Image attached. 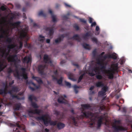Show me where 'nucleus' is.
Instances as JSON below:
<instances>
[{"mask_svg": "<svg viewBox=\"0 0 132 132\" xmlns=\"http://www.w3.org/2000/svg\"><path fill=\"white\" fill-rule=\"evenodd\" d=\"M20 70L22 71V74L20 75L18 70L16 69L15 70L16 73L14 74V76L18 79H20V76L22 77L23 79L26 80V82L27 84H31L33 85L35 88L32 87L30 86L29 87V88L32 91H34L36 89H39L40 87V85H36L32 81H28L27 75L26 72V69L25 68H22L20 69Z\"/></svg>", "mask_w": 132, "mask_h": 132, "instance_id": "1", "label": "nucleus"}, {"mask_svg": "<svg viewBox=\"0 0 132 132\" xmlns=\"http://www.w3.org/2000/svg\"><path fill=\"white\" fill-rule=\"evenodd\" d=\"M118 65V63L112 64L111 65L110 68H109V69L108 70H104L103 71L106 74L109 79H112L113 78L114 74L115 73V72H118L119 68ZM100 66H101V70L103 69H105L106 68V65H104L103 63V64Z\"/></svg>", "mask_w": 132, "mask_h": 132, "instance_id": "2", "label": "nucleus"}, {"mask_svg": "<svg viewBox=\"0 0 132 132\" xmlns=\"http://www.w3.org/2000/svg\"><path fill=\"white\" fill-rule=\"evenodd\" d=\"M37 120L43 121L44 124L46 126H48L49 124L51 126H55L57 123L56 121H53L51 120L50 119L46 117V115H43L41 117H36Z\"/></svg>", "mask_w": 132, "mask_h": 132, "instance_id": "3", "label": "nucleus"}, {"mask_svg": "<svg viewBox=\"0 0 132 132\" xmlns=\"http://www.w3.org/2000/svg\"><path fill=\"white\" fill-rule=\"evenodd\" d=\"M81 106L82 108L81 113L82 114L81 115V116L82 118L84 117L86 118L91 117L92 118H93V117L94 116V113L89 111H84V109H88L90 108L91 106L89 104H82L81 105Z\"/></svg>", "mask_w": 132, "mask_h": 132, "instance_id": "4", "label": "nucleus"}, {"mask_svg": "<svg viewBox=\"0 0 132 132\" xmlns=\"http://www.w3.org/2000/svg\"><path fill=\"white\" fill-rule=\"evenodd\" d=\"M20 121H18L16 123L13 122L10 123L11 127H17L15 129L14 128L13 131L14 132H26V130L25 126L23 124L20 125Z\"/></svg>", "mask_w": 132, "mask_h": 132, "instance_id": "5", "label": "nucleus"}, {"mask_svg": "<svg viewBox=\"0 0 132 132\" xmlns=\"http://www.w3.org/2000/svg\"><path fill=\"white\" fill-rule=\"evenodd\" d=\"M18 29L20 34L19 38L21 39L22 40L24 38H26L27 40L29 39V37L27 34L28 30L27 28L21 29L20 30Z\"/></svg>", "mask_w": 132, "mask_h": 132, "instance_id": "6", "label": "nucleus"}, {"mask_svg": "<svg viewBox=\"0 0 132 132\" xmlns=\"http://www.w3.org/2000/svg\"><path fill=\"white\" fill-rule=\"evenodd\" d=\"M108 114L106 113H105L99 117H98L99 119L97 121V127H100L101 126L103 119H106L108 117Z\"/></svg>", "mask_w": 132, "mask_h": 132, "instance_id": "7", "label": "nucleus"}, {"mask_svg": "<svg viewBox=\"0 0 132 132\" xmlns=\"http://www.w3.org/2000/svg\"><path fill=\"white\" fill-rule=\"evenodd\" d=\"M54 25H52L51 28L47 27H46L45 28V29L46 31H49L48 34L49 36V37L51 38H52L53 37L52 36L54 32Z\"/></svg>", "mask_w": 132, "mask_h": 132, "instance_id": "8", "label": "nucleus"}, {"mask_svg": "<svg viewBox=\"0 0 132 132\" xmlns=\"http://www.w3.org/2000/svg\"><path fill=\"white\" fill-rule=\"evenodd\" d=\"M19 46L16 45L14 44H9L7 46V48L9 49H13L15 47H16V49L17 50H19L21 49L22 47L23 43L22 41H19Z\"/></svg>", "mask_w": 132, "mask_h": 132, "instance_id": "9", "label": "nucleus"}, {"mask_svg": "<svg viewBox=\"0 0 132 132\" xmlns=\"http://www.w3.org/2000/svg\"><path fill=\"white\" fill-rule=\"evenodd\" d=\"M17 57V55L16 54L13 55H10L7 58V60L9 62H13L14 63V65L16 68H17L16 64V60L15 58Z\"/></svg>", "mask_w": 132, "mask_h": 132, "instance_id": "10", "label": "nucleus"}, {"mask_svg": "<svg viewBox=\"0 0 132 132\" xmlns=\"http://www.w3.org/2000/svg\"><path fill=\"white\" fill-rule=\"evenodd\" d=\"M112 127L116 132H118L119 131H125L126 130L125 128L119 126L117 125L115 123L112 126Z\"/></svg>", "mask_w": 132, "mask_h": 132, "instance_id": "11", "label": "nucleus"}, {"mask_svg": "<svg viewBox=\"0 0 132 132\" xmlns=\"http://www.w3.org/2000/svg\"><path fill=\"white\" fill-rule=\"evenodd\" d=\"M47 66L46 65H40L38 67V70L39 73L41 74H43L44 72V70L45 68L47 69Z\"/></svg>", "mask_w": 132, "mask_h": 132, "instance_id": "12", "label": "nucleus"}, {"mask_svg": "<svg viewBox=\"0 0 132 132\" xmlns=\"http://www.w3.org/2000/svg\"><path fill=\"white\" fill-rule=\"evenodd\" d=\"M22 61L23 63H26L27 65L29 64H30L31 62V59L29 56H26L24 57Z\"/></svg>", "mask_w": 132, "mask_h": 132, "instance_id": "13", "label": "nucleus"}, {"mask_svg": "<svg viewBox=\"0 0 132 132\" xmlns=\"http://www.w3.org/2000/svg\"><path fill=\"white\" fill-rule=\"evenodd\" d=\"M67 36V34H63L61 35L60 37L55 39V43L56 44L60 43L61 41L63 40L64 38Z\"/></svg>", "mask_w": 132, "mask_h": 132, "instance_id": "14", "label": "nucleus"}, {"mask_svg": "<svg viewBox=\"0 0 132 132\" xmlns=\"http://www.w3.org/2000/svg\"><path fill=\"white\" fill-rule=\"evenodd\" d=\"M52 77L53 80H56L57 81V83L59 85H61L63 81V78L62 77H61L60 79H58L57 77H55L54 75H52Z\"/></svg>", "mask_w": 132, "mask_h": 132, "instance_id": "15", "label": "nucleus"}, {"mask_svg": "<svg viewBox=\"0 0 132 132\" xmlns=\"http://www.w3.org/2000/svg\"><path fill=\"white\" fill-rule=\"evenodd\" d=\"M44 61L46 63H52V62L51 59L48 57V56L47 54H45L44 56Z\"/></svg>", "mask_w": 132, "mask_h": 132, "instance_id": "16", "label": "nucleus"}, {"mask_svg": "<svg viewBox=\"0 0 132 132\" xmlns=\"http://www.w3.org/2000/svg\"><path fill=\"white\" fill-rule=\"evenodd\" d=\"M41 110H38V109H36L34 110H30L28 112L29 114H38L39 115L41 113Z\"/></svg>", "mask_w": 132, "mask_h": 132, "instance_id": "17", "label": "nucleus"}, {"mask_svg": "<svg viewBox=\"0 0 132 132\" xmlns=\"http://www.w3.org/2000/svg\"><path fill=\"white\" fill-rule=\"evenodd\" d=\"M92 35V33L90 31L87 32L85 34L83 35V38L85 39H88V37L91 36Z\"/></svg>", "mask_w": 132, "mask_h": 132, "instance_id": "18", "label": "nucleus"}, {"mask_svg": "<svg viewBox=\"0 0 132 132\" xmlns=\"http://www.w3.org/2000/svg\"><path fill=\"white\" fill-rule=\"evenodd\" d=\"M21 22L20 21H17L13 23H10V24L12 26H13L14 28H18V27L20 26Z\"/></svg>", "mask_w": 132, "mask_h": 132, "instance_id": "19", "label": "nucleus"}, {"mask_svg": "<svg viewBox=\"0 0 132 132\" xmlns=\"http://www.w3.org/2000/svg\"><path fill=\"white\" fill-rule=\"evenodd\" d=\"M21 107V105L20 103L15 104L13 107V109L14 111L19 110Z\"/></svg>", "mask_w": 132, "mask_h": 132, "instance_id": "20", "label": "nucleus"}, {"mask_svg": "<svg viewBox=\"0 0 132 132\" xmlns=\"http://www.w3.org/2000/svg\"><path fill=\"white\" fill-rule=\"evenodd\" d=\"M95 85L97 87H102L104 86V84L102 81H98L96 82Z\"/></svg>", "mask_w": 132, "mask_h": 132, "instance_id": "21", "label": "nucleus"}, {"mask_svg": "<svg viewBox=\"0 0 132 132\" xmlns=\"http://www.w3.org/2000/svg\"><path fill=\"white\" fill-rule=\"evenodd\" d=\"M57 101L60 103L65 104L67 103V101L63 97H60L58 99Z\"/></svg>", "mask_w": 132, "mask_h": 132, "instance_id": "22", "label": "nucleus"}, {"mask_svg": "<svg viewBox=\"0 0 132 132\" xmlns=\"http://www.w3.org/2000/svg\"><path fill=\"white\" fill-rule=\"evenodd\" d=\"M7 66L6 64H4V62L0 60V72L2 71Z\"/></svg>", "mask_w": 132, "mask_h": 132, "instance_id": "23", "label": "nucleus"}, {"mask_svg": "<svg viewBox=\"0 0 132 132\" xmlns=\"http://www.w3.org/2000/svg\"><path fill=\"white\" fill-rule=\"evenodd\" d=\"M70 39L76 40L78 42H80V38L79 35L78 34L74 35Z\"/></svg>", "mask_w": 132, "mask_h": 132, "instance_id": "24", "label": "nucleus"}, {"mask_svg": "<svg viewBox=\"0 0 132 132\" xmlns=\"http://www.w3.org/2000/svg\"><path fill=\"white\" fill-rule=\"evenodd\" d=\"M32 78V79H34L35 80H36L38 84H43V82L41 79L39 77L33 76Z\"/></svg>", "mask_w": 132, "mask_h": 132, "instance_id": "25", "label": "nucleus"}, {"mask_svg": "<svg viewBox=\"0 0 132 132\" xmlns=\"http://www.w3.org/2000/svg\"><path fill=\"white\" fill-rule=\"evenodd\" d=\"M49 13L51 14L52 16V21L53 22H55L56 21V18L55 16V15H54L52 11L51 10H49L48 11Z\"/></svg>", "mask_w": 132, "mask_h": 132, "instance_id": "26", "label": "nucleus"}, {"mask_svg": "<svg viewBox=\"0 0 132 132\" xmlns=\"http://www.w3.org/2000/svg\"><path fill=\"white\" fill-rule=\"evenodd\" d=\"M57 128L59 129H60L64 128L65 127V125L61 122H59L57 124Z\"/></svg>", "mask_w": 132, "mask_h": 132, "instance_id": "27", "label": "nucleus"}, {"mask_svg": "<svg viewBox=\"0 0 132 132\" xmlns=\"http://www.w3.org/2000/svg\"><path fill=\"white\" fill-rule=\"evenodd\" d=\"M82 45L83 47L85 49L90 50L91 49V47L88 44L86 43H83Z\"/></svg>", "mask_w": 132, "mask_h": 132, "instance_id": "28", "label": "nucleus"}, {"mask_svg": "<svg viewBox=\"0 0 132 132\" xmlns=\"http://www.w3.org/2000/svg\"><path fill=\"white\" fill-rule=\"evenodd\" d=\"M91 39L93 42H95L96 44H99L100 43L98 41L97 38L95 37L91 38Z\"/></svg>", "mask_w": 132, "mask_h": 132, "instance_id": "29", "label": "nucleus"}, {"mask_svg": "<svg viewBox=\"0 0 132 132\" xmlns=\"http://www.w3.org/2000/svg\"><path fill=\"white\" fill-rule=\"evenodd\" d=\"M38 39L39 41L42 42H43L45 39V37L41 35H40L39 36Z\"/></svg>", "mask_w": 132, "mask_h": 132, "instance_id": "30", "label": "nucleus"}, {"mask_svg": "<svg viewBox=\"0 0 132 132\" xmlns=\"http://www.w3.org/2000/svg\"><path fill=\"white\" fill-rule=\"evenodd\" d=\"M95 77L98 80H101L103 78V76L100 74L99 72H98V74H96Z\"/></svg>", "mask_w": 132, "mask_h": 132, "instance_id": "31", "label": "nucleus"}, {"mask_svg": "<svg viewBox=\"0 0 132 132\" xmlns=\"http://www.w3.org/2000/svg\"><path fill=\"white\" fill-rule=\"evenodd\" d=\"M85 74V72H84V73L80 76L78 80V83H79L81 81Z\"/></svg>", "mask_w": 132, "mask_h": 132, "instance_id": "32", "label": "nucleus"}, {"mask_svg": "<svg viewBox=\"0 0 132 132\" xmlns=\"http://www.w3.org/2000/svg\"><path fill=\"white\" fill-rule=\"evenodd\" d=\"M28 99L30 101L32 102L33 100H36V98L33 95H30Z\"/></svg>", "mask_w": 132, "mask_h": 132, "instance_id": "33", "label": "nucleus"}, {"mask_svg": "<svg viewBox=\"0 0 132 132\" xmlns=\"http://www.w3.org/2000/svg\"><path fill=\"white\" fill-rule=\"evenodd\" d=\"M108 56L109 58H112L114 59H117V56L116 55L114 54L108 55Z\"/></svg>", "mask_w": 132, "mask_h": 132, "instance_id": "34", "label": "nucleus"}, {"mask_svg": "<svg viewBox=\"0 0 132 132\" xmlns=\"http://www.w3.org/2000/svg\"><path fill=\"white\" fill-rule=\"evenodd\" d=\"M6 37L7 39L6 40V42L8 43L9 44H10L12 41V38L10 37H8V36H6Z\"/></svg>", "mask_w": 132, "mask_h": 132, "instance_id": "35", "label": "nucleus"}, {"mask_svg": "<svg viewBox=\"0 0 132 132\" xmlns=\"http://www.w3.org/2000/svg\"><path fill=\"white\" fill-rule=\"evenodd\" d=\"M11 96L12 97V98H15L18 100L23 99L24 98L23 97H22L21 98H20L18 96L13 95V94L11 95Z\"/></svg>", "mask_w": 132, "mask_h": 132, "instance_id": "36", "label": "nucleus"}, {"mask_svg": "<svg viewBox=\"0 0 132 132\" xmlns=\"http://www.w3.org/2000/svg\"><path fill=\"white\" fill-rule=\"evenodd\" d=\"M71 119L72 120V122L73 124L75 126H77V123L76 121V119L74 117H72Z\"/></svg>", "mask_w": 132, "mask_h": 132, "instance_id": "37", "label": "nucleus"}, {"mask_svg": "<svg viewBox=\"0 0 132 132\" xmlns=\"http://www.w3.org/2000/svg\"><path fill=\"white\" fill-rule=\"evenodd\" d=\"M12 89L13 92H19L18 88L17 87H14L13 86Z\"/></svg>", "mask_w": 132, "mask_h": 132, "instance_id": "38", "label": "nucleus"}, {"mask_svg": "<svg viewBox=\"0 0 132 132\" xmlns=\"http://www.w3.org/2000/svg\"><path fill=\"white\" fill-rule=\"evenodd\" d=\"M31 102V105L34 108H38V106H37V104L33 102L32 101Z\"/></svg>", "mask_w": 132, "mask_h": 132, "instance_id": "39", "label": "nucleus"}, {"mask_svg": "<svg viewBox=\"0 0 132 132\" xmlns=\"http://www.w3.org/2000/svg\"><path fill=\"white\" fill-rule=\"evenodd\" d=\"M92 71L95 73L99 72V68L97 67H94Z\"/></svg>", "mask_w": 132, "mask_h": 132, "instance_id": "40", "label": "nucleus"}, {"mask_svg": "<svg viewBox=\"0 0 132 132\" xmlns=\"http://www.w3.org/2000/svg\"><path fill=\"white\" fill-rule=\"evenodd\" d=\"M38 15L39 16H42L44 17H45L46 16V14L43 13L42 11H40L38 13Z\"/></svg>", "mask_w": 132, "mask_h": 132, "instance_id": "41", "label": "nucleus"}, {"mask_svg": "<svg viewBox=\"0 0 132 132\" xmlns=\"http://www.w3.org/2000/svg\"><path fill=\"white\" fill-rule=\"evenodd\" d=\"M106 93L102 90L101 91H99L98 93V95L99 96H103L105 95Z\"/></svg>", "mask_w": 132, "mask_h": 132, "instance_id": "42", "label": "nucleus"}, {"mask_svg": "<svg viewBox=\"0 0 132 132\" xmlns=\"http://www.w3.org/2000/svg\"><path fill=\"white\" fill-rule=\"evenodd\" d=\"M13 72V71L11 67H9L8 68L7 70V73L9 75H10V74H11L12 72Z\"/></svg>", "mask_w": 132, "mask_h": 132, "instance_id": "43", "label": "nucleus"}, {"mask_svg": "<svg viewBox=\"0 0 132 132\" xmlns=\"http://www.w3.org/2000/svg\"><path fill=\"white\" fill-rule=\"evenodd\" d=\"M72 74L71 73H69V74L68 75V78L70 79L73 81H74V79L72 77Z\"/></svg>", "mask_w": 132, "mask_h": 132, "instance_id": "44", "label": "nucleus"}, {"mask_svg": "<svg viewBox=\"0 0 132 132\" xmlns=\"http://www.w3.org/2000/svg\"><path fill=\"white\" fill-rule=\"evenodd\" d=\"M9 52L10 51H9L8 52H3L2 56H3V55H4L5 57H6L8 55Z\"/></svg>", "mask_w": 132, "mask_h": 132, "instance_id": "45", "label": "nucleus"}, {"mask_svg": "<svg viewBox=\"0 0 132 132\" xmlns=\"http://www.w3.org/2000/svg\"><path fill=\"white\" fill-rule=\"evenodd\" d=\"M70 14L69 13H67V15H63L62 16V18L64 19H68V16L70 15Z\"/></svg>", "mask_w": 132, "mask_h": 132, "instance_id": "46", "label": "nucleus"}, {"mask_svg": "<svg viewBox=\"0 0 132 132\" xmlns=\"http://www.w3.org/2000/svg\"><path fill=\"white\" fill-rule=\"evenodd\" d=\"M102 90L106 93V92L108 89V87L107 86H104L102 88Z\"/></svg>", "mask_w": 132, "mask_h": 132, "instance_id": "47", "label": "nucleus"}, {"mask_svg": "<svg viewBox=\"0 0 132 132\" xmlns=\"http://www.w3.org/2000/svg\"><path fill=\"white\" fill-rule=\"evenodd\" d=\"M97 64H98L100 65H101L103 64V63L101 62L99 59H97Z\"/></svg>", "mask_w": 132, "mask_h": 132, "instance_id": "48", "label": "nucleus"}, {"mask_svg": "<svg viewBox=\"0 0 132 132\" xmlns=\"http://www.w3.org/2000/svg\"><path fill=\"white\" fill-rule=\"evenodd\" d=\"M53 72L54 75L56 77H57L58 76V73L57 70L55 71H54Z\"/></svg>", "mask_w": 132, "mask_h": 132, "instance_id": "49", "label": "nucleus"}, {"mask_svg": "<svg viewBox=\"0 0 132 132\" xmlns=\"http://www.w3.org/2000/svg\"><path fill=\"white\" fill-rule=\"evenodd\" d=\"M73 28L75 29L77 31L79 30V27L77 24H75L73 25Z\"/></svg>", "mask_w": 132, "mask_h": 132, "instance_id": "50", "label": "nucleus"}, {"mask_svg": "<svg viewBox=\"0 0 132 132\" xmlns=\"http://www.w3.org/2000/svg\"><path fill=\"white\" fill-rule=\"evenodd\" d=\"M65 85L68 87L69 88H70L71 87V84L69 82H67L66 81H65Z\"/></svg>", "mask_w": 132, "mask_h": 132, "instance_id": "51", "label": "nucleus"}, {"mask_svg": "<svg viewBox=\"0 0 132 132\" xmlns=\"http://www.w3.org/2000/svg\"><path fill=\"white\" fill-rule=\"evenodd\" d=\"M54 114L57 116H58L60 115V112L59 111L56 110L54 111Z\"/></svg>", "mask_w": 132, "mask_h": 132, "instance_id": "52", "label": "nucleus"}, {"mask_svg": "<svg viewBox=\"0 0 132 132\" xmlns=\"http://www.w3.org/2000/svg\"><path fill=\"white\" fill-rule=\"evenodd\" d=\"M72 63V65H74L75 66H76V67L77 68H79V65L78 64L76 63Z\"/></svg>", "mask_w": 132, "mask_h": 132, "instance_id": "53", "label": "nucleus"}, {"mask_svg": "<svg viewBox=\"0 0 132 132\" xmlns=\"http://www.w3.org/2000/svg\"><path fill=\"white\" fill-rule=\"evenodd\" d=\"M79 20L80 21L84 23H86V20H85L83 19H80Z\"/></svg>", "mask_w": 132, "mask_h": 132, "instance_id": "54", "label": "nucleus"}, {"mask_svg": "<svg viewBox=\"0 0 132 132\" xmlns=\"http://www.w3.org/2000/svg\"><path fill=\"white\" fill-rule=\"evenodd\" d=\"M1 9L2 11H5L6 10V8L4 6H2L1 7Z\"/></svg>", "mask_w": 132, "mask_h": 132, "instance_id": "55", "label": "nucleus"}, {"mask_svg": "<svg viewBox=\"0 0 132 132\" xmlns=\"http://www.w3.org/2000/svg\"><path fill=\"white\" fill-rule=\"evenodd\" d=\"M89 74L90 76L93 77L95 75V74L93 72H91L89 73Z\"/></svg>", "mask_w": 132, "mask_h": 132, "instance_id": "56", "label": "nucleus"}, {"mask_svg": "<svg viewBox=\"0 0 132 132\" xmlns=\"http://www.w3.org/2000/svg\"><path fill=\"white\" fill-rule=\"evenodd\" d=\"M91 23L92 24L91 25V27H92L94 26H95L96 25V23L95 22H94Z\"/></svg>", "mask_w": 132, "mask_h": 132, "instance_id": "57", "label": "nucleus"}, {"mask_svg": "<svg viewBox=\"0 0 132 132\" xmlns=\"http://www.w3.org/2000/svg\"><path fill=\"white\" fill-rule=\"evenodd\" d=\"M13 91L12 90V89H11V90H10L9 91H8V93L10 95V96L12 95V94H13V93H12L13 92Z\"/></svg>", "mask_w": 132, "mask_h": 132, "instance_id": "58", "label": "nucleus"}, {"mask_svg": "<svg viewBox=\"0 0 132 132\" xmlns=\"http://www.w3.org/2000/svg\"><path fill=\"white\" fill-rule=\"evenodd\" d=\"M122 112L126 113V109L125 107H123L122 109Z\"/></svg>", "mask_w": 132, "mask_h": 132, "instance_id": "59", "label": "nucleus"}, {"mask_svg": "<svg viewBox=\"0 0 132 132\" xmlns=\"http://www.w3.org/2000/svg\"><path fill=\"white\" fill-rule=\"evenodd\" d=\"M102 57L104 59H106L107 58H109L108 56V55H105Z\"/></svg>", "mask_w": 132, "mask_h": 132, "instance_id": "60", "label": "nucleus"}, {"mask_svg": "<svg viewBox=\"0 0 132 132\" xmlns=\"http://www.w3.org/2000/svg\"><path fill=\"white\" fill-rule=\"evenodd\" d=\"M100 109L102 111L104 110L105 109V107L104 106H103L102 107H100Z\"/></svg>", "mask_w": 132, "mask_h": 132, "instance_id": "61", "label": "nucleus"}, {"mask_svg": "<svg viewBox=\"0 0 132 132\" xmlns=\"http://www.w3.org/2000/svg\"><path fill=\"white\" fill-rule=\"evenodd\" d=\"M89 23H92L93 21V19L91 18H89Z\"/></svg>", "mask_w": 132, "mask_h": 132, "instance_id": "62", "label": "nucleus"}, {"mask_svg": "<svg viewBox=\"0 0 132 132\" xmlns=\"http://www.w3.org/2000/svg\"><path fill=\"white\" fill-rule=\"evenodd\" d=\"M14 83V80H12V81L11 82H10L9 83V85L10 86H11Z\"/></svg>", "mask_w": 132, "mask_h": 132, "instance_id": "63", "label": "nucleus"}, {"mask_svg": "<svg viewBox=\"0 0 132 132\" xmlns=\"http://www.w3.org/2000/svg\"><path fill=\"white\" fill-rule=\"evenodd\" d=\"M95 93L94 91H93L91 90L89 92V94L90 95H92L94 94Z\"/></svg>", "mask_w": 132, "mask_h": 132, "instance_id": "64", "label": "nucleus"}]
</instances>
